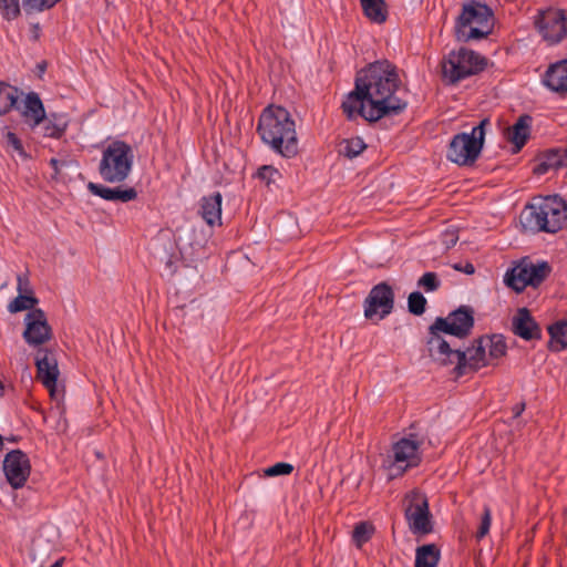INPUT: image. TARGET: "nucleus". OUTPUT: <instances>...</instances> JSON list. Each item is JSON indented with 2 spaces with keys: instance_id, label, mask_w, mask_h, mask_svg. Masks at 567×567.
Masks as SVG:
<instances>
[{
  "instance_id": "1",
  "label": "nucleus",
  "mask_w": 567,
  "mask_h": 567,
  "mask_svg": "<svg viewBox=\"0 0 567 567\" xmlns=\"http://www.w3.org/2000/svg\"><path fill=\"white\" fill-rule=\"evenodd\" d=\"M401 80L396 66L388 60L370 63L355 78L354 90L342 102L348 120L361 116L368 122L400 115L408 106L398 96Z\"/></svg>"
},
{
  "instance_id": "2",
  "label": "nucleus",
  "mask_w": 567,
  "mask_h": 567,
  "mask_svg": "<svg viewBox=\"0 0 567 567\" xmlns=\"http://www.w3.org/2000/svg\"><path fill=\"white\" fill-rule=\"evenodd\" d=\"M257 133L274 153L286 158L298 154L296 123L285 107L269 105L264 109L258 120Z\"/></svg>"
},
{
  "instance_id": "3",
  "label": "nucleus",
  "mask_w": 567,
  "mask_h": 567,
  "mask_svg": "<svg viewBox=\"0 0 567 567\" xmlns=\"http://www.w3.org/2000/svg\"><path fill=\"white\" fill-rule=\"evenodd\" d=\"M427 350L431 359L440 365H454L453 373L461 378L470 372H476L480 369L494 365L489 362L486 354L485 338L475 339L472 346L465 350L452 349L451 344L444 338H433L427 341Z\"/></svg>"
},
{
  "instance_id": "4",
  "label": "nucleus",
  "mask_w": 567,
  "mask_h": 567,
  "mask_svg": "<svg viewBox=\"0 0 567 567\" xmlns=\"http://www.w3.org/2000/svg\"><path fill=\"white\" fill-rule=\"evenodd\" d=\"M567 220V204L558 195L536 197L526 205L522 214V225L532 233L555 234Z\"/></svg>"
},
{
  "instance_id": "5",
  "label": "nucleus",
  "mask_w": 567,
  "mask_h": 567,
  "mask_svg": "<svg viewBox=\"0 0 567 567\" xmlns=\"http://www.w3.org/2000/svg\"><path fill=\"white\" fill-rule=\"evenodd\" d=\"M493 30V12L484 3L472 1L462 9L455 23V33L460 41L485 39Z\"/></svg>"
},
{
  "instance_id": "6",
  "label": "nucleus",
  "mask_w": 567,
  "mask_h": 567,
  "mask_svg": "<svg viewBox=\"0 0 567 567\" xmlns=\"http://www.w3.org/2000/svg\"><path fill=\"white\" fill-rule=\"evenodd\" d=\"M134 153L124 141H113L104 147L99 164V174L106 183H123L131 174Z\"/></svg>"
},
{
  "instance_id": "7",
  "label": "nucleus",
  "mask_w": 567,
  "mask_h": 567,
  "mask_svg": "<svg viewBox=\"0 0 567 567\" xmlns=\"http://www.w3.org/2000/svg\"><path fill=\"white\" fill-rule=\"evenodd\" d=\"M489 125L491 121L483 118L478 125L472 128L471 133L454 135L450 142L446 157L458 165L473 164L482 151L485 130Z\"/></svg>"
},
{
  "instance_id": "8",
  "label": "nucleus",
  "mask_w": 567,
  "mask_h": 567,
  "mask_svg": "<svg viewBox=\"0 0 567 567\" xmlns=\"http://www.w3.org/2000/svg\"><path fill=\"white\" fill-rule=\"evenodd\" d=\"M487 64L484 56L476 52L461 48L452 51L442 63L443 78L451 84H455L468 76L482 72Z\"/></svg>"
},
{
  "instance_id": "9",
  "label": "nucleus",
  "mask_w": 567,
  "mask_h": 567,
  "mask_svg": "<svg viewBox=\"0 0 567 567\" xmlns=\"http://www.w3.org/2000/svg\"><path fill=\"white\" fill-rule=\"evenodd\" d=\"M550 267L546 261L533 262L529 258H523L504 275V282L516 292H522L526 287H539L550 274Z\"/></svg>"
},
{
  "instance_id": "10",
  "label": "nucleus",
  "mask_w": 567,
  "mask_h": 567,
  "mask_svg": "<svg viewBox=\"0 0 567 567\" xmlns=\"http://www.w3.org/2000/svg\"><path fill=\"white\" fill-rule=\"evenodd\" d=\"M474 326L473 310L470 307L461 306L458 309L449 313L447 317H437L429 328V339L443 338L441 333L451 334L463 339L467 337Z\"/></svg>"
},
{
  "instance_id": "11",
  "label": "nucleus",
  "mask_w": 567,
  "mask_h": 567,
  "mask_svg": "<svg viewBox=\"0 0 567 567\" xmlns=\"http://www.w3.org/2000/svg\"><path fill=\"white\" fill-rule=\"evenodd\" d=\"M409 504L404 509V517L410 530L414 535H427L433 530L429 502L424 494L413 491L406 495Z\"/></svg>"
},
{
  "instance_id": "12",
  "label": "nucleus",
  "mask_w": 567,
  "mask_h": 567,
  "mask_svg": "<svg viewBox=\"0 0 567 567\" xmlns=\"http://www.w3.org/2000/svg\"><path fill=\"white\" fill-rule=\"evenodd\" d=\"M393 288L385 281L373 286L364 299V317L369 320H382L386 318L394 308Z\"/></svg>"
},
{
  "instance_id": "13",
  "label": "nucleus",
  "mask_w": 567,
  "mask_h": 567,
  "mask_svg": "<svg viewBox=\"0 0 567 567\" xmlns=\"http://www.w3.org/2000/svg\"><path fill=\"white\" fill-rule=\"evenodd\" d=\"M22 337L30 347L38 348L52 338V329L42 309L29 311L24 317Z\"/></svg>"
},
{
  "instance_id": "14",
  "label": "nucleus",
  "mask_w": 567,
  "mask_h": 567,
  "mask_svg": "<svg viewBox=\"0 0 567 567\" xmlns=\"http://www.w3.org/2000/svg\"><path fill=\"white\" fill-rule=\"evenodd\" d=\"M536 25L544 40L550 44L560 42L567 33L566 17L559 9L542 11Z\"/></svg>"
},
{
  "instance_id": "15",
  "label": "nucleus",
  "mask_w": 567,
  "mask_h": 567,
  "mask_svg": "<svg viewBox=\"0 0 567 567\" xmlns=\"http://www.w3.org/2000/svg\"><path fill=\"white\" fill-rule=\"evenodd\" d=\"M37 377L53 394L59 378V368L55 354L48 349H39L35 355Z\"/></svg>"
},
{
  "instance_id": "16",
  "label": "nucleus",
  "mask_w": 567,
  "mask_h": 567,
  "mask_svg": "<svg viewBox=\"0 0 567 567\" xmlns=\"http://www.w3.org/2000/svg\"><path fill=\"white\" fill-rule=\"evenodd\" d=\"M414 429L415 425H412L410 432L393 444L394 461H410L420 456L426 436Z\"/></svg>"
},
{
  "instance_id": "17",
  "label": "nucleus",
  "mask_w": 567,
  "mask_h": 567,
  "mask_svg": "<svg viewBox=\"0 0 567 567\" xmlns=\"http://www.w3.org/2000/svg\"><path fill=\"white\" fill-rule=\"evenodd\" d=\"M13 110L20 112L25 124L34 128L44 120L45 110L39 95L34 92L27 94L24 100L17 99V106Z\"/></svg>"
},
{
  "instance_id": "18",
  "label": "nucleus",
  "mask_w": 567,
  "mask_h": 567,
  "mask_svg": "<svg viewBox=\"0 0 567 567\" xmlns=\"http://www.w3.org/2000/svg\"><path fill=\"white\" fill-rule=\"evenodd\" d=\"M512 331L523 340H539L542 330L527 308H519L512 319Z\"/></svg>"
},
{
  "instance_id": "19",
  "label": "nucleus",
  "mask_w": 567,
  "mask_h": 567,
  "mask_svg": "<svg viewBox=\"0 0 567 567\" xmlns=\"http://www.w3.org/2000/svg\"><path fill=\"white\" fill-rule=\"evenodd\" d=\"M532 125L533 117L528 114H523L507 128L505 137L512 144V154L519 153L526 145L530 137Z\"/></svg>"
},
{
  "instance_id": "20",
  "label": "nucleus",
  "mask_w": 567,
  "mask_h": 567,
  "mask_svg": "<svg viewBox=\"0 0 567 567\" xmlns=\"http://www.w3.org/2000/svg\"><path fill=\"white\" fill-rule=\"evenodd\" d=\"M87 189L93 195L110 202L128 203L137 197V192L133 187L125 189L118 187L111 188L102 184L90 182L87 184Z\"/></svg>"
},
{
  "instance_id": "21",
  "label": "nucleus",
  "mask_w": 567,
  "mask_h": 567,
  "mask_svg": "<svg viewBox=\"0 0 567 567\" xmlns=\"http://www.w3.org/2000/svg\"><path fill=\"white\" fill-rule=\"evenodd\" d=\"M543 83L553 92L567 93V60L551 64L546 71Z\"/></svg>"
},
{
  "instance_id": "22",
  "label": "nucleus",
  "mask_w": 567,
  "mask_h": 567,
  "mask_svg": "<svg viewBox=\"0 0 567 567\" xmlns=\"http://www.w3.org/2000/svg\"><path fill=\"white\" fill-rule=\"evenodd\" d=\"M221 203L223 196L219 192L200 199L199 214L210 227L221 224Z\"/></svg>"
},
{
  "instance_id": "23",
  "label": "nucleus",
  "mask_w": 567,
  "mask_h": 567,
  "mask_svg": "<svg viewBox=\"0 0 567 567\" xmlns=\"http://www.w3.org/2000/svg\"><path fill=\"white\" fill-rule=\"evenodd\" d=\"M3 473L10 486L14 489L21 488L30 476V463H2Z\"/></svg>"
},
{
  "instance_id": "24",
  "label": "nucleus",
  "mask_w": 567,
  "mask_h": 567,
  "mask_svg": "<svg viewBox=\"0 0 567 567\" xmlns=\"http://www.w3.org/2000/svg\"><path fill=\"white\" fill-rule=\"evenodd\" d=\"M561 166H566L564 152L560 150H548L539 156V162L533 171L536 175H544Z\"/></svg>"
},
{
  "instance_id": "25",
  "label": "nucleus",
  "mask_w": 567,
  "mask_h": 567,
  "mask_svg": "<svg viewBox=\"0 0 567 567\" xmlns=\"http://www.w3.org/2000/svg\"><path fill=\"white\" fill-rule=\"evenodd\" d=\"M41 130L45 137L60 138L66 131L68 120L65 115L51 114L41 122Z\"/></svg>"
},
{
  "instance_id": "26",
  "label": "nucleus",
  "mask_w": 567,
  "mask_h": 567,
  "mask_svg": "<svg viewBox=\"0 0 567 567\" xmlns=\"http://www.w3.org/2000/svg\"><path fill=\"white\" fill-rule=\"evenodd\" d=\"M441 558V551L434 544L420 546L415 550L414 567H436Z\"/></svg>"
},
{
  "instance_id": "27",
  "label": "nucleus",
  "mask_w": 567,
  "mask_h": 567,
  "mask_svg": "<svg viewBox=\"0 0 567 567\" xmlns=\"http://www.w3.org/2000/svg\"><path fill=\"white\" fill-rule=\"evenodd\" d=\"M364 16L372 22L381 24L386 20L388 10L384 0H360Z\"/></svg>"
},
{
  "instance_id": "28",
  "label": "nucleus",
  "mask_w": 567,
  "mask_h": 567,
  "mask_svg": "<svg viewBox=\"0 0 567 567\" xmlns=\"http://www.w3.org/2000/svg\"><path fill=\"white\" fill-rule=\"evenodd\" d=\"M549 349L555 352L567 349V321H557L548 327Z\"/></svg>"
},
{
  "instance_id": "29",
  "label": "nucleus",
  "mask_w": 567,
  "mask_h": 567,
  "mask_svg": "<svg viewBox=\"0 0 567 567\" xmlns=\"http://www.w3.org/2000/svg\"><path fill=\"white\" fill-rule=\"evenodd\" d=\"M19 90L6 82L0 81V116L7 115L17 106Z\"/></svg>"
},
{
  "instance_id": "30",
  "label": "nucleus",
  "mask_w": 567,
  "mask_h": 567,
  "mask_svg": "<svg viewBox=\"0 0 567 567\" xmlns=\"http://www.w3.org/2000/svg\"><path fill=\"white\" fill-rule=\"evenodd\" d=\"M486 349H488L487 358L489 362L499 360L507 352L506 341L503 334H493L491 337H484Z\"/></svg>"
},
{
  "instance_id": "31",
  "label": "nucleus",
  "mask_w": 567,
  "mask_h": 567,
  "mask_svg": "<svg viewBox=\"0 0 567 567\" xmlns=\"http://www.w3.org/2000/svg\"><path fill=\"white\" fill-rule=\"evenodd\" d=\"M375 533V527L370 522H359L352 532V542L357 548H362Z\"/></svg>"
},
{
  "instance_id": "32",
  "label": "nucleus",
  "mask_w": 567,
  "mask_h": 567,
  "mask_svg": "<svg viewBox=\"0 0 567 567\" xmlns=\"http://www.w3.org/2000/svg\"><path fill=\"white\" fill-rule=\"evenodd\" d=\"M39 300L32 293H18V296L8 305V311L17 313L23 310H35Z\"/></svg>"
},
{
  "instance_id": "33",
  "label": "nucleus",
  "mask_w": 567,
  "mask_h": 567,
  "mask_svg": "<svg viewBox=\"0 0 567 567\" xmlns=\"http://www.w3.org/2000/svg\"><path fill=\"white\" fill-rule=\"evenodd\" d=\"M367 145L361 137H351L343 140L339 146V153L348 158H354L359 156Z\"/></svg>"
},
{
  "instance_id": "34",
  "label": "nucleus",
  "mask_w": 567,
  "mask_h": 567,
  "mask_svg": "<svg viewBox=\"0 0 567 567\" xmlns=\"http://www.w3.org/2000/svg\"><path fill=\"white\" fill-rule=\"evenodd\" d=\"M426 302L425 297L421 292H411L408 298V309L412 315L421 316L425 312Z\"/></svg>"
},
{
  "instance_id": "35",
  "label": "nucleus",
  "mask_w": 567,
  "mask_h": 567,
  "mask_svg": "<svg viewBox=\"0 0 567 567\" xmlns=\"http://www.w3.org/2000/svg\"><path fill=\"white\" fill-rule=\"evenodd\" d=\"M0 11L8 21L17 19L20 16L19 0H0Z\"/></svg>"
},
{
  "instance_id": "36",
  "label": "nucleus",
  "mask_w": 567,
  "mask_h": 567,
  "mask_svg": "<svg viewBox=\"0 0 567 567\" xmlns=\"http://www.w3.org/2000/svg\"><path fill=\"white\" fill-rule=\"evenodd\" d=\"M419 463H405V466H401V463H388V464H383L381 470L383 471L384 475L386 476V480L388 481H392L401 475H403V473L412 467V466H415L417 465Z\"/></svg>"
},
{
  "instance_id": "37",
  "label": "nucleus",
  "mask_w": 567,
  "mask_h": 567,
  "mask_svg": "<svg viewBox=\"0 0 567 567\" xmlns=\"http://www.w3.org/2000/svg\"><path fill=\"white\" fill-rule=\"evenodd\" d=\"M441 281L435 272H425L417 281V286L423 288L426 292H432L439 289Z\"/></svg>"
},
{
  "instance_id": "38",
  "label": "nucleus",
  "mask_w": 567,
  "mask_h": 567,
  "mask_svg": "<svg viewBox=\"0 0 567 567\" xmlns=\"http://www.w3.org/2000/svg\"><path fill=\"white\" fill-rule=\"evenodd\" d=\"M491 524H492V511L487 505H485L483 508L481 523H480L478 529L475 535L477 540L483 539L488 534Z\"/></svg>"
},
{
  "instance_id": "39",
  "label": "nucleus",
  "mask_w": 567,
  "mask_h": 567,
  "mask_svg": "<svg viewBox=\"0 0 567 567\" xmlns=\"http://www.w3.org/2000/svg\"><path fill=\"white\" fill-rule=\"evenodd\" d=\"M257 177L265 182L267 185L276 182V178L280 176V173L277 168L270 165H264L257 171Z\"/></svg>"
},
{
  "instance_id": "40",
  "label": "nucleus",
  "mask_w": 567,
  "mask_h": 567,
  "mask_svg": "<svg viewBox=\"0 0 567 567\" xmlns=\"http://www.w3.org/2000/svg\"><path fill=\"white\" fill-rule=\"evenodd\" d=\"M293 471V466L291 463H275V465L264 470L265 476H279V475H288Z\"/></svg>"
},
{
  "instance_id": "41",
  "label": "nucleus",
  "mask_w": 567,
  "mask_h": 567,
  "mask_svg": "<svg viewBox=\"0 0 567 567\" xmlns=\"http://www.w3.org/2000/svg\"><path fill=\"white\" fill-rule=\"evenodd\" d=\"M6 142L7 144L12 147L20 156L22 157H28L24 148H23V145H22V142L20 141V138L17 136V134H14L13 132H8L6 134Z\"/></svg>"
},
{
  "instance_id": "42",
  "label": "nucleus",
  "mask_w": 567,
  "mask_h": 567,
  "mask_svg": "<svg viewBox=\"0 0 567 567\" xmlns=\"http://www.w3.org/2000/svg\"><path fill=\"white\" fill-rule=\"evenodd\" d=\"M4 451L7 452L3 461H29L24 452L19 449H10L6 445Z\"/></svg>"
},
{
  "instance_id": "43",
  "label": "nucleus",
  "mask_w": 567,
  "mask_h": 567,
  "mask_svg": "<svg viewBox=\"0 0 567 567\" xmlns=\"http://www.w3.org/2000/svg\"><path fill=\"white\" fill-rule=\"evenodd\" d=\"M23 6L31 11H42L50 8L47 0H23Z\"/></svg>"
},
{
  "instance_id": "44",
  "label": "nucleus",
  "mask_w": 567,
  "mask_h": 567,
  "mask_svg": "<svg viewBox=\"0 0 567 567\" xmlns=\"http://www.w3.org/2000/svg\"><path fill=\"white\" fill-rule=\"evenodd\" d=\"M17 290L18 293H32V289L30 287L29 278L25 275H18L17 277Z\"/></svg>"
},
{
  "instance_id": "45",
  "label": "nucleus",
  "mask_w": 567,
  "mask_h": 567,
  "mask_svg": "<svg viewBox=\"0 0 567 567\" xmlns=\"http://www.w3.org/2000/svg\"><path fill=\"white\" fill-rule=\"evenodd\" d=\"M457 239L458 237L455 231L447 230L442 235V243L447 249L452 248L456 244Z\"/></svg>"
},
{
  "instance_id": "46",
  "label": "nucleus",
  "mask_w": 567,
  "mask_h": 567,
  "mask_svg": "<svg viewBox=\"0 0 567 567\" xmlns=\"http://www.w3.org/2000/svg\"><path fill=\"white\" fill-rule=\"evenodd\" d=\"M525 410V403L520 402L513 406V415L514 417H518Z\"/></svg>"
},
{
  "instance_id": "47",
  "label": "nucleus",
  "mask_w": 567,
  "mask_h": 567,
  "mask_svg": "<svg viewBox=\"0 0 567 567\" xmlns=\"http://www.w3.org/2000/svg\"><path fill=\"white\" fill-rule=\"evenodd\" d=\"M16 439L13 436H10V437H3L1 434H0V452L1 451H4V447L7 444H10V443H14Z\"/></svg>"
},
{
  "instance_id": "48",
  "label": "nucleus",
  "mask_w": 567,
  "mask_h": 567,
  "mask_svg": "<svg viewBox=\"0 0 567 567\" xmlns=\"http://www.w3.org/2000/svg\"><path fill=\"white\" fill-rule=\"evenodd\" d=\"M454 268L456 270H462V268L460 266H454ZM463 271L467 275H472L474 274L475 269H474V266L472 264H466L465 267L463 268Z\"/></svg>"
},
{
  "instance_id": "49",
  "label": "nucleus",
  "mask_w": 567,
  "mask_h": 567,
  "mask_svg": "<svg viewBox=\"0 0 567 567\" xmlns=\"http://www.w3.org/2000/svg\"><path fill=\"white\" fill-rule=\"evenodd\" d=\"M49 164L53 168L54 173L58 174L59 173L60 161L58 158L52 157L50 159Z\"/></svg>"
},
{
  "instance_id": "50",
  "label": "nucleus",
  "mask_w": 567,
  "mask_h": 567,
  "mask_svg": "<svg viewBox=\"0 0 567 567\" xmlns=\"http://www.w3.org/2000/svg\"><path fill=\"white\" fill-rule=\"evenodd\" d=\"M64 564V557L59 558L55 560L50 567H63Z\"/></svg>"
},
{
  "instance_id": "51",
  "label": "nucleus",
  "mask_w": 567,
  "mask_h": 567,
  "mask_svg": "<svg viewBox=\"0 0 567 567\" xmlns=\"http://www.w3.org/2000/svg\"><path fill=\"white\" fill-rule=\"evenodd\" d=\"M564 152V156H565V163H566V166H567V148Z\"/></svg>"
},
{
  "instance_id": "52",
  "label": "nucleus",
  "mask_w": 567,
  "mask_h": 567,
  "mask_svg": "<svg viewBox=\"0 0 567 567\" xmlns=\"http://www.w3.org/2000/svg\"><path fill=\"white\" fill-rule=\"evenodd\" d=\"M2 394H3V384H2V382L0 381V395H2Z\"/></svg>"
}]
</instances>
